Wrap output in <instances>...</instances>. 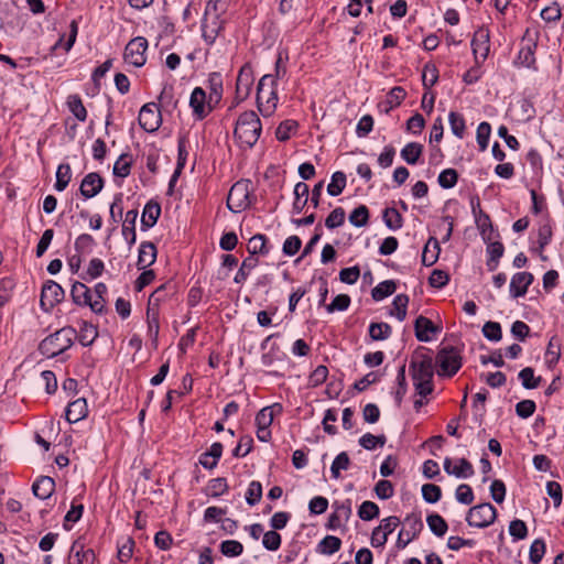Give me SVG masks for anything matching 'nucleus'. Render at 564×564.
Instances as JSON below:
<instances>
[{
    "label": "nucleus",
    "instance_id": "obj_28",
    "mask_svg": "<svg viewBox=\"0 0 564 564\" xmlns=\"http://www.w3.org/2000/svg\"><path fill=\"white\" fill-rule=\"evenodd\" d=\"M55 490V481L53 478L48 476H42L35 480L32 486V491L34 496L40 499H47L52 496Z\"/></svg>",
    "mask_w": 564,
    "mask_h": 564
},
{
    "label": "nucleus",
    "instance_id": "obj_17",
    "mask_svg": "<svg viewBox=\"0 0 564 564\" xmlns=\"http://www.w3.org/2000/svg\"><path fill=\"white\" fill-rule=\"evenodd\" d=\"M253 83V72L249 64H245L238 74L236 83V97L241 101L245 100L249 94Z\"/></svg>",
    "mask_w": 564,
    "mask_h": 564
},
{
    "label": "nucleus",
    "instance_id": "obj_39",
    "mask_svg": "<svg viewBox=\"0 0 564 564\" xmlns=\"http://www.w3.org/2000/svg\"><path fill=\"white\" fill-rule=\"evenodd\" d=\"M248 251L250 254H268L269 249L267 248V238L264 235L257 234L251 237L248 241Z\"/></svg>",
    "mask_w": 564,
    "mask_h": 564
},
{
    "label": "nucleus",
    "instance_id": "obj_62",
    "mask_svg": "<svg viewBox=\"0 0 564 564\" xmlns=\"http://www.w3.org/2000/svg\"><path fill=\"white\" fill-rule=\"evenodd\" d=\"M377 497L387 500L394 495V487L390 480H379L373 488Z\"/></svg>",
    "mask_w": 564,
    "mask_h": 564
},
{
    "label": "nucleus",
    "instance_id": "obj_58",
    "mask_svg": "<svg viewBox=\"0 0 564 564\" xmlns=\"http://www.w3.org/2000/svg\"><path fill=\"white\" fill-rule=\"evenodd\" d=\"M482 334L490 341H499L502 337L501 326L497 322H486L482 326Z\"/></svg>",
    "mask_w": 564,
    "mask_h": 564
},
{
    "label": "nucleus",
    "instance_id": "obj_53",
    "mask_svg": "<svg viewBox=\"0 0 564 564\" xmlns=\"http://www.w3.org/2000/svg\"><path fill=\"white\" fill-rule=\"evenodd\" d=\"M519 379L521 380L522 382V386L525 388V389H535L539 387L540 384V381H541V378H535L534 377V370L533 368L531 367H525L523 368L519 375H518Z\"/></svg>",
    "mask_w": 564,
    "mask_h": 564
},
{
    "label": "nucleus",
    "instance_id": "obj_9",
    "mask_svg": "<svg viewBox=\"0 0 564 564\" xmlns=\"http://www.w3.org/2000/svg\"><path fill=\"white\" fill-rule=\"evenodd\" d=\"M249 204V183L245 181L235 183L227 197L228 208L234 213H239L246 209Z\"/></svg>",
    "mask_w": 564,
    "mask_h": 564
},
{
    "label": "nucleus",
    "instance_id": "obj_26",
    "mask_svg": "<svg viewBox=\"0 0 564 564\" xmlns=\"http://www.w3.org/2000/svg\"><path fill=\"white\" fill-rule=\"evenodd\" d=\"M138 218V210L131 209L126 213L124 220L122 224V236L128 242L129 247H132L137 240L135 223Z\"/></svg>",
    "mask_w": 564,
    "mask_h": 564
},
{
    "label": "nucleus",
    "instance_id": "obj_35",
    "mask_svg": "<svg viewBox=\"0 0 564 564\" xmlns=\"http://www.w3.org/2000/svg\"><path fill=\"white\" fill-rule=\"evenodd\" d=\"M67 106L77 120L84 122L87 119V110L78 95L68 96Z\"/></svg>",
    "mask_w": 564,
    "mask_h": 564
},
{
    "label": "nucleus",
    "instance_id": "obj_31",
    "mask_svg": "<svg viewBox=\"0 0 564 564\" xmlns=\"http://www.w3.org/2000/svg\"><path fill=\"white\" fill-rule=\"evenodd\" d=\"M310 188L308 185L304 182H299L294 186V202H293V210L296 214L303 212L304 207L308 202Z\"/></svg>",
    "mask_w": 564,
    "mask_h": 564
},
{
    "label": "nucleus",
    "instance_id": "obj_41",
    "mask_svg": "<svg viewBox=\"0 0 564 564\" xmlns=\"http://www.w3.org/2000/svg\"><path fill=\"white\" fill-rule=\"evenodd\" d=\"M132 158L128 153L121 154L113 165V174L119 177H127L131 172Z\"/></svg>",
    "mask_w": 564,
    "mask_h": 564
},
{
    "label": "nucleus",
    "instance_id": "obj_2",
    "mask_svg": "<svg viewBox=\"0 0 564 564\" xmlns=\"http://www.w3.org/2000/svg\"><path fill=\"white\" fill-rule=\"evenodd\" d=\"M413 384L420 397H426L433 391V359L430 356H421L410 364Z\"/></svg>",
    "mask_w": 564,
    "mask_h": 564
},
{
    "label": "nucleus",
    "instance_id": "obj_27",
    "mask_svg": "<svg viewBox=\"0 0 564 564\" xmlns=\"http://www.w3.org/2000/svg\"><path fill=\"white\" fill-rule=\"evenodd\" d=\"M160 215H161V206L158 203L152 202V200L147 203L143 208V213H142V217H141L142 229L147 230L149 228H152L156 224Z\"/></svg>",
    "mask_w": 564,
    "mask_h": 564
},
{
    "label": "nucleus",
    "instance_id": "obj_34",
    "mask_svg": "<svg viewBox=\"0 0 564 564\" xmlns=\"http://www.w3.org/2000/svg\"><path fill=\"white\" fill-rule=\"evenodd\" d=\"M147 318H148V334L149 337L153 340H158L160 323H159V310L152 306L147 307Z\"/></svg>",
    "mask_w": 564,
    "mask_h": 564
},
{
    "label": "nucleus",
    "instance_id": "obj_29",
    "mask_svg": "<svg viewBox=\"0 0 564 564\" xmlns=\"http://www.w3.org/2000/svg\"><path fill=\"white\" fill-rule=\"evenodd\" d=\"M223 455V445L219 442L213 443L209 449L202 454L199 464L206 469H213L217 466L218 459Z\"/></svg>",
    "mask_w": 564,
    "mask_h": 564
},
{
    "label": "nucleus",
    "instance_id": "obj_36",
    "mask_svg": "<svg viewBox=\"0 0 564 564\" xmlns=\"http://www.w3.org/2000/svg\"><path fill=\"white\" fill-rule=\"evenodd\" d=\"M409 304V296L405 294H398L392 302V310L390 315H394L400 322L406 317V310Z\"/></svg>",
    "mask_w": 564,
    "mask_h": 564
},
{
    "label": "nucleus",
    "instance_id": "obj_57",
    "mask_svg": "<svg viewBox=\"0 0 564 564\" xmlns=\"http://www.w3.org/2000/svg\"><path fill=\"white\" fill-rule=\"evenodd\" d=\"M545 543L542 539H536L530 546L529 557L533 564H539L545 554Z\"/></svg>",
    "mask_w": 564,
    "mask_h": 564
},
{
    "label": "nucleus",
    "instance_id": "obj_47",
    "mask_svg": "<svg viewBox=\"0 0 564 564\" xmlns=\"http://www.w3.org/2000/svg\"><path fill=\"white\" fill-rule=\"evenodd\" d=\"M369 210L366 205H359L349 215V221L355 227H364L368 224Z\"/></svg>",
    "mask_w": 564,
    "mask_h": 564
},
{
    "label": "nucleus",
    "instance_id": "obj_24",
    "mask_svg": "<svg viewBox=\"0 0 564 564\" xmlns=\"http://www.w3.org/2000/svg\"><path fill=\"white\" fill-rule=\"evenodd\" d=\"M88 408L86 399L78 398L70 402L65 411V417L69 423H76L87 416Z\"/></svg>",
    "mask_w": 564,
    "mask_h": 564
},
{
    "label": "nucleus",
    "instance_id": "obj_5",
    "mask_svg": "<svg viewBox=\"0 0 564 564\" xmlns=\"http://www.w3.org/2000/svg\"><path fill=\"white\" fill-rule=\"evenodd\" d=\"M540 33L535 29H527L522 39L521 47L514 63L519 66L533 67L535 64V51Z\"/></svg>",
    "mask_w": 564,
    "mask_h": 564
},
{
    "label": "nucleus",
    "instance_id": "obj_40",
    "mask_svg": "<svg viewBox=\"0 0 564 564\" xmlns=\"http://www.w3.org/2000/svg\"><path fill=\"white\" fill-rule=\"evenodd\" d=\"M72 178V170L69 164H59L56 171L55 189L58 192L64 191Z\"/></svg>",
    "mask_w": 564,
    "mask_h": 564
},
{
    "label": "nucleus",
    "instance_id": "obj_54",
    "mask_svg": "<svg viewBox=\"0 0 564 564\" xmlns=\"http://www.w3.org/2000/svg\"><path fill=\"white\" fill-rule=\"evenodd\" d=\"M503 251H505V248H503V245L501 242H491L488 248H487V252L489 254V260H488V267H489V270H495L497 264H498V261L499 259L502 257L503 254Z\"/></svg>",
    "mask_w": 564,
    "mask_h": 564
},
{
    "label": "nucleus",
    "instance_id": "obj_3",
    "mask_svg": "<svg viewBox=\"0 0 564 564\" xmlns=\"http://www.w3.org/2000/svg\"><path fill=\"white\" fill-rule=\"evenodd\" d=\"M275 77L271 74L263 75L257 87V107L262 117H271L278 107V90Z\"/></svg>",
    "mask_w": 564,
    "mask_h": 564
},
{
    "label": "nucleus",
    "instance_id": "obj_4",
    "mask_svg": "<svg viewBox=\"0 0 564 564\" xmlns=\"http://www.w3.org/2000/svg\"><path fill=\"white\" fill-rule=\"evenodd\" d=\"M75 337V328L70 326L63 327L54 334L45 337L40 343L39 350L43 356L54 358L70 348Z\"/></svg>",
    "mask_w": 564,
    "mask_h": 564
},
{
    "label": "nucleus",
    "instance_id": "obj_38",
    "mask_svg": "<svg viewBox=\"0 0 564 564\" xmlns=\"http://www.w3.org/2000/svg\"><path fill=\"white\" fill-rule=\"evenodd\" d=\"M98 336L97 328L87 322H83L79 328L78 340L83 346L91 345Z\"/></svg>",
    "mask_w": 564,
    "mask_h": 564
},
{
    "label": "nucleus",
    "instance_id": "obj_51",
    "mask_svg": "<svg viewBox=\"0 0 564 564\" xmlns=\"http://www.w3.org/2000/svg\"><path fill=\"white\" fill-rule=\"evenodd\" d=\"M386 441L387 438L384 435H373L371 433H366L359 438V444L365 449L372 451L378 445L383 446Z\"/></svg>",
    "mask_w": 564,
    "mask_h": 564
},
{
    "label": "nucleus",
    "instance_id": "obj_1",
    "mask_svg": "<svg viewBox=\"0 0 564 564\" xmlns=\"http://www.w3.org/2000/svg\"><path fill=\"white\" fill-rule=\"evenodd\" d=\"M262 124L253 110L242 112L236 122L234 137L240 148L251 149L260 138Z\"/></svg>",
    "mask_w": 564,
    "mask_h": 564
},
{
    "label": "nucleus",
    "instance_id": "obj_10",
    "mask_svg": "<svg viewBox=\"0 0 564 564\" xmlns=\"http://www.w3.org/2000/svg\"><path fill=\"white\" fill-rule=\"evenodd\" d=\"M148 48V41L143 36H138L132 39L124 48V61L126 63L134 66L141 67L145 64V52Z\"/></svg>",
    "mask_w": 564,
    "mask_h": 564
},
{
    "label": "nucleus",
    "instance_id": "obj_55",
    "mask_svg": "<svg viewBox=\"0 0 564 564\" xmlns=\"http://www.w3.org/2000/svg\"><path fill=\"white\" fill-rule=\"evenodd\" d=\"M220 552L225 556L236 557L242 554L243 545L236 540H226L220 543Z\"/></svg>",
    "mask_w": 564,
    "mask_h": 564
},
{
    "label": "nucleus",
    "instance_id": "obj_15",
    "mask_svg": "<svg viewBox=\"0 0 564 564\" xmlns=\"http://www.w3.org/2000/svg\"><path fill=\"white\" fill-rule=\"evenodd\" d=\"M404 524L408 528L400 530L397 540V546L404 549L412 540H414L423 528V522L420 517L410 514L404 519Z\"/></svg>",
    "mask_w": 564,
    "mask_h": 564
},
{
    "label": "nucleus",
    "instance_id": "obj_13",
    "mask_svg": "<svg viewBox=\"0 0 564 564\" xmlns=\"http://www.w3.org/2000/svg\"><path fill=\"white\" fill-rule=\"evenodd\" d=\"M138 120L140 127L147 132H155L162 123L161 112L154 102L141 107Z\"/></svg>",
    "mask_w": 564,
    "mask_h": 564
},
{
    "label": "nucleus",
    "instance_id": "obj_23",
    "mask_svg": "<svg viewBox=\"0 0 564 564\" xmlns=\"http://www.w3.org/2000/svg\"><path fill=\"white\" fill-rule=\"evenodd\" d=\"M104 187V180L98 173L91 172L87 174L80 184V194L85 198L96 196Z\"/></svg>",
    "mask_w": 564,
    "mask_h": 564
},
{
    "label": "nucleus",
    "instance_id": "obj_32",
    "mask_svg": "<svg viewBox=\"0 0 564 564\" xmlns=\"http://www.w3.org/2000/svg\"><path fill=\"white\" fill-rule=\"evenodd\" d=\"M423 153V145L417 142H410L401 150V158L411 165L416 164Z\"/></svg>",
    "mask_w": 564,
    "mask_h": 564
},
{
    "label": "nucleus",
    "instance_id": "obj_42",
    "mask_svg": "<svg viewBox=\"0 0 564 564\" xmlns=\"http://www.w3.org/2000/svg\"><path fill=\"white\" fill-rule=\"evenodd\" d=\"M392 328L388 323H371L369 336L372 340H384L390 337Z\"/></svg>",
    "mask_w": 564,
    "mask_h": 564
},
{
    "label": "nucleus",
    "instance_id": "obj_45",
    "mask_svg": "<svg viewBox=\"0 0 564 564\" xmlns=\"http://www.w3.org/2000/svg\"><path fill=\"white\" fill-rule=\"evenodd\" d=\"M448 121L453 134L456 135L458 139H463L466 129L464 117L460 113L451 111L448 115Z\"/></svg>",
    "mask_w": 564,
    "mask_h": 564
},
{
    "label": "nucleus",
    "instance_id": "obj_64",
    "mask_svg": "<svg viewBox=\"0 0 564 564\" xmlns=\"http://www.w3.org/2000/svg\"><path fill=\"white\" fill-rule=\"evenodd\" d=\"M281 535L275 530H271L263 534L262 544L269 551H276L281 546Z\"/></svg>",
    "mask_w": 564,
    "mask_h": 564
},
{
    "label": "nucleus",
    "instance_id": "obj_21",
    "mask_svg": "<svg viewBox=\"0 0 564 564\" xmlns=\"http://www.w3.org/2000/svg\"><path fill=\"white\" fill-rule=\"evenodd\" d=\"M415 337L419 341L427 343L432 339L430 334H436L441 332V327L434 325V323L423 316L420 315L414 323Z\"/></svg>",
    "mask_w": 564,
    "mask_h": 564
},
{
    "label": "nucleus",
    "instance_id": "obj_33",
    "mask_svg": "<svg viewBox=\"0 0 564 564\" xmlns=\"http://www.w3.org/2000/svg\"><path fill=\"white\" fill-rule=\"evenodd\" d=\"M397 284L392 280L380 282L371 290V296L375 301H382L395 292Z\"/></svg>",
    "mask_w": 564,
    "mask_h": 564
},
{
    "label": "nucleus",
    "instance_id": "obj_22",
    "mask_svg": "<svg viewBox=\"0 0 564 564\" xmlns=\"http://www.w3.org/2000/svg\"><path fill=\"white\" fill-rule=\"evenodd\" d=\"M189 106L198 120H203L209 113L210 108L206 106V93L203 88H194L189 98Z\"/></svg>",
    "mask_w": 564,
    "mask_h": 564
},
{
    "label": "nucleus",
    "instance_id": "obj_61",
    "mask_svg": "<svg viewBox=\"0 0 564 564\" xmlns=\"http://www.w3.org/2000/svg\"><path fill=\"white\" fill-rule=\"evenodd\" d=\"M458 180V174L454 169H446L442 171L438 175V184L443 188H452L456 185Z\"/></svg>",
    "mask_w": 564,
    "mask_h": 564
},
{
    "label": "nucleus",
    "instance_id": "obj_46",
    "mask_svg": "<svg viewBox=\"0 0 564 564\" xmlns=\"http://www.w3.org/2000/svg\"><path fill=\"white\" fill-rule=\"evenodd\" d=\"M426 522L430 530L437 536H443L448 529L446 521L437 513L427 516Z\"/></svg>",
    "mask_w": 564,
    "mask_h": 564
},
{
    "label": "nucleus",
    "instance_id": "obj_7",
    "mask_svg": "<svg viewBox=\"0 0 564 564\" xmlns=\"http://www.w3.org/2000/svg\"><path fill=\"white\" fill-rule=\"evenodd\" d=\"M497 518L496 508L489 502L474 506L469 509L466 521L470 527L487 528Z\"/></svg>",
    "mask_w": 564,
    "mask_h": 564
},
{
    "label": "nucleus",
    "instance_id": "obj_11",
    "mask_svg": "<svg viewBox=\"0 0 564 564\" xmlns=\"http://www.w3.org/2000/svg\"><path fill=\"white\" fill-rule=\"evenodd\" d=\"M471 50L477 65L486 61L490 52V32L487 28H478L471 39Z\"/></svg>",
    "mask_w": 564,
    "mask_h": 564
},
{
    "label": "nucleus",
    "instance_id": "obj_8",
    "mask_svg": "<svg viewBox=\"0 0 564 564\" xmlns=\"http://www.w3.org/2000/svg\"><path fill=\"white\" fill-rule=\"evenodd\" d=\"M70 296L75 304L89 306L96 314H102L105 311V300H93L90 290L82 282L76 281L72 285Z\"/></svg>",
    "mask_w": 564,
    "mask_h": 564
},
{
    "label": "nucleus",
    "instance_id": "obj_59",
    "mask_svg": "<svg viewBox=\"0 0 564 564\" xmlns=\"http://www.w3.org/2000/svg\"><path fill=\"white\" fill-rule=\"evenodd\" d=\"M262 498V485L259 481H251L246 491V501L249 506L257 505Z\"/></svg>",
    "mask_w": 564,
    "mask_h": 564
},
{
    "label": "nucleus",
    "instance_id": "obj_49",
    "mask_svg": "<svg viewBox=\"0 0 564 564\" xmlns=\"http://www.w3.org/2000/svg\"><path fill=\"white\" fill-rule=\"evenodd\" d=\"M341 540L334 535H327L319 542V552L323 554L332 555L339 551Z\"/></svg>",
    "mask_w": 564,
    "mask_h": 564
},
{
    "label": "nucleus",
    "instance_id": "obj_52",
    "mask_svg": "<svg viewBox=\"0 0 564 564\" xmlns=\"http://www.w3.org/2000/svg\"><path fill=\"white\" fill-rule=\"evenodd\" d=\"M228 490V484L226 478L218 477L209 480L206 491L207 495L210 497H219L227 492Z\"/></svg>",
    "mask_w": 564,
    "mask_h": 564
},
{
    "label": "nucleus",
    "instance_id": "obj_12",
    "mask_svg": "<svg viewBox=\"0 0 564 564\" xmlns=\"http://www.w3.org/2000/svg\"><path fill=\"white\" fill-rule=\"evenodd\" d=\"M65 292L55 281H46L41 291L40 305L45 312H50L55 305L64 300Z\"/></svg>",
    "mask_w": 564,
    "mask_h": 564
},
{
    "label": "nucleus",
    "instance_id": "obj_60",
    "mask_svg": "<svg viewBox=\"0 0 564 564\" xmlns=\"http://www.w3.org/2000/svg\"><path fill=\"white\" fill-rule=\"evenodd\" d=\"M438 79V70L435 65L426 64L422 74V83L424 88L430 89Z\"/></svg>",
    "mask_w": 564,
    "mask_h": 564
},
{
    "label": "nucleus",
    "instance_id": "obj_16",
    "mask_svg": "<svg viewBox=\"0 0 564 564\" xmlns=\"http://www.w3.org/2000/svg\"><path fill=\"white\" fill-rule=\"evenodd\" d=\"M225 21L216 15L204 14L202 21V36L207 45L215 43L217 36L224 29Z\"/></svg>",
    "mask_w": 564,
    "mask_h": 564
},
{
    "label": "nucleus",
    "instance_id": "obj_19",
    "mask_svg": "<svg viewBox=\"0 0 564 564\" xmlns=\"http://www.w3.org/2000/svg\"><path fill=\"white\" fill-rule=\"evenodd\" d=\"M443 467L448 475H453L457 478H469L474 475V467L466 458H459L456 464L453 465V459L446 457Z\"/></svg>",
    "mask_w": 564,
    "mask_h": 564
},
{
    "label": "nucleus",
    "instance_id": "obj_37",
    "mask_svg": "<svg viewBox=\"0 0 564 564\" xmlns=\"http://www.w3.org/2000/svg\"><path fill=\"white\" fill-rule=\"evenodd\" d=\"M350 466V458L346 452L339 453L332 463L330 474L332 478H340L341 470H347Z\"/></svg>",
    "mask_w": 564,
    "mask_h": 564
},
{
    "label": "nucleus",
    "instance_id": "obj_6",
    "mask_svg": "<svg viewBox=\"0 0 564 564\" xmlns=\"http://www.w3.org/2000/svg\"><path fill=\"white\" fill-rule=\"evenodd\" d=\"M440 376H454L462 367V356L454 347L442 348L436 356Z\"/></svg>",
    "mask_w": 564,
    "mask_h": 564
},
{
    "label": "nucleus",
    "instance_id": "obj_25",
    "mask_svg": "<svg viewBox=\"0 0 564 564\" xmlns=\"http://www.w3.org/2000/svg\"><path fill=\"white\" fill-rule=\"evenodd\" d=\"M156 260V248L150 241L141 242L139 247V256L137 265L140 270H144L152 265Z\"/></svg>",
    "mask_w": 564,
    "mask_h": 564
},
{
    "label": "nucleus",
    "instance_id": "obj_50",
    "mask_svg": "<svg viewBox=\"0 0 564 564\" xmlns=\"http://www.w3.org/2000/svg\"><path fill=\"white\" fill-rule=\"evenodd\" d=\"M257 264H258V260L256 258H253V257L246 258L242 261L240 269L236 273L234 281L238 284L243 283L247 280L250 271L252 269H254L257 267Z\"/></svg>",
    "mask_w": 564,
    "mask_h": 564
},
{
    "label": "nucleus",
    "instance_id": "obj_18",
    "mask_svg": "<svg viewBox=\"0 0 564 564\" xmlns=\"http://www.w3.org/2000/svg\"><path fill=\"white\" fill-rule=\"evenodd\" d=\"M95 553L91 549H86L79 540L75 541L69 550L68 564H93Z\"/></svg>",
    "mask_w": 564,
    "mask_h": 564
},
{
    "label": "nucleus",
    "instance_id": "obj_14",
    "mask_svg": "<svg viewBox=\"0 0 564 564\" xmlns=\"http://www.w3.org/2000/svg\"><path fill=\"white\" fill-rule=\"evenodd\" d=\"M334 511L330 513L328 518V522L326 524L329 530H337L343 528L351 516V500L346 499L345 501L338 502L335 501L333 503Z\"/></svg>",
    "mask_w": 564,
    "mask_h": 564
},
{
    "label": "nucleus",
    "instance_id": "obj_56",
    "mask_svg": "<svg viewBox=\"0 0 564 564\" xmlns=\"http://www.w3.org/2000/svg\"><path fill=\"white\" fill-rule=\"evenodd\" d=\"M297 129V122L294 120L282 121L275 131V137L279 141H286L291 134Z\"/></svg>",
    "mask_w": 564,
    "mask_h": 564
},
{
    "label": "nucleus",
    "instance_id": "obj_30",
    "mask_svg": "<svg viewBox=\"0 0 564 564\" xmlns=\"http://www.w3.org/2000/svg\"><path fill=\"white\" fill-rule=\"evenodd\" d=\"M441 247L435 237H431L425 243L422 252V263L426 267L433 265L440 256Z\"/></svg>",
    "mask_w": 564,
    "mask_h": 564
},
{
    "label": "nucleus",
    "instance_id": "obj_48",
    "mask_svg": "<svg viewBox=\"0 0 564 564\" xmlns=\"http://www.w3.org/2000/svg\"><path fill=\"white\" fill-rule=\"evenodd\" d=\"M380 509L377 503L372 501H364L358 509V517L364 521H370L378 518Z\"/></svg>",
    "mask_w": 564,
    "mask_h": 564
},
{
    "label": "nucleus",
    "instance_id": "obj_43",
    "mask_svg": "<svg viewBox=\"0 0 564 564\" xmlns=\"http://www.w3.org/2000/svg\"><path fill=\"white\" fill-rule=\"evenodd\" d=\"M383 221L386 226L391 230H398L403 225L402 216L393 207H388L383 210Z\"/></svg>",
    "mask_w": 564,
    "mask_h": 564
},
{
    "label": "nucleus",
    "instance_id": "obj_44",
    "mask_svg": "<svg viewBox=\"0 0 564 564\" xmlns=\"http://www.w3.org/2000/svg\"><path fill=\"white\" fill-rule=\"evenodd\" d=\"M345 186H346V175H345V173H343L340 171L335 172L332 175L330 183L327 185V193L330 196H338L339 194H341V192L344 191Z\"/></svg>",
    "mask_w": 564,
    "mask_h": 564
},
{
    "label": "nucleus",
    "instance_id": "obj_63",
    "mask_svg": "<svg viewBox=\"0 0 564 564\" xmlns=\"http://www.w3.org/2000/svg\"><path fill=\"white\" fill-rule=\"evenodd\" d=\"M423 499L429 503H435L441 499L442 490L437 485L425 484L422 486Z\"/></svg>",
    "mask_w": 564,
    "mask_h": 564
},
{
    "label": "nucleus",
    "instance_id": "obj_20",
    "mask_svg": "<svg viewBox=\"0 0 564 564\" xmlns=\"http://www.w3.org/2000/svg\"><path fill=\"white\" fill-rule=\"evenodd\" d=\"M533 279V274L525 271L513 274L510 281L511 296L514 299L524 296Z\"/></svg>",
    "mask_w": 564,
    "mask_h": 564
}]
</instances>
